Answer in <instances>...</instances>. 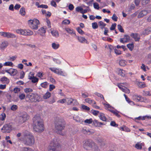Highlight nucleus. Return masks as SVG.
Returning <instances> with one entry per match:
<instances>
[{
	"label": "nucleus",
	"mask_w": 151,
	"mask_h": 151,
	"mask_svg": "<svg viewBox=\"0 0 151 151\" xmlns=\"http://www.w3.org/2000/svg\"><path fill=\"white\" fill-rule=\"evenodd\" d=\"M115 53L117 55H119L121 54V52L118 50L116 49H114Z\"/></svg>",
	"instance_id": "64"
},
{
	"label": "nucleus",
	"mask_w": 151,
	"mask_h": 151,
	"mask_svg": "<svg viewBox=\"0 0 151 151\" xmlns=\"http://www.w3.org/2000/svg\"><path fill=\"white\" fill-rule=\"evenodd\" d=\"M65 31L68 33L70 34H74V32L73 30L69 28H66L65 29Z\"/></svg>",
	"instance_id": "27"
},
{
	"label": "nucleus",
	"mask_w": 151,
	"mask_h": 151,
	"mask_svg": "<svg viewBox=\"0 0 151 151\" xmlns=\"http://www.w3.org/2000/svg\"><path fill=\"white\" fill-rule=\"evenodd\" d=\"M38 79L35 77H33V78L32 79V81L33 83H35L38 82Z\"/></svg>",
	"instance_id": "62"
},
{
	"label": "nucleus",
	"mask_w": 151,
	"mask_h": 151,
	"mask_svg": "<svg viewBox=\"0 0 151 151\" xmlns=\"http://www.w3.org/2000/svg\"><path fill=\"white\" fill-rule=\"evenodd\" d=\"M20 91V88H15L14 89V91L15 93H18Z\"/></svg>",
	"instance_id": "61"
},
{
	"label": "nucleus",
	"mask_w": 151,
	"mask_h": 151,
	"mask_svg": "<svg viewBox=\"0 0 151 151\" xmlns=\"http://www.w3.org/2000/svg\"><path fill=\"white\" fill-rule=\"evenodd\" d=\"M34 130L36 132H40L44 130L42 120L38 116H35L33 119Z\"/></svg>",
	"instance_id": "1"
},
{
	"label": "nucleus",
	"mask_w": 151,
	"mask_h": 151,
	"mask_svg": "<svg viewBox=\"0 0 151 151\" xmlns=\"http://www.w3.org/2000/svg\"><path fill=\"white\" fill-rule=\"evenodd\" d=\"M99 26L100 27L101 29L104 28V27L106 26V24L104 23L103 22L101 21L99 22Z\"/></svg>",
	"instance_id": "32"
},
{
	"label": "nucleus",
	"mask_w": 151,
	"mask_h": 151,
	"mask_svg": "<svg viewBox=\"0 0 151 151\" xmlns=\"http://www.w3.org/2000/svg\"><path fill=\"white\" fill-rule=\"evenodd\" d=\"M8 43L7 41H4L1 43L0 45V48L1 49H3L5 48L8 45Z\"/></svg>",
	"instance_id": "24"
},
{
	"label": "nucleus",
	"mask_w": 151,
	"mask_h": 151,
	"mask_svg": "<svg viewBox=\"0 0 151 151\" xmlns=\"http://www.w3.org/2000/svg\"><path fill=\"white\" fill-rule=\"evenodd\" d=\"M93 125L96 127H100L102 125H103V123L99 122L96 120H94L93 121Z\"/></svg>",
	"instance_id": "18"
},
{
	"label": "nucleus",
	"mask_w": 151,
	"mask_h": 151,
	"mask_svg": "<svg viewBox=\"0 0 151 151\" xmlns=\"http://www.w3.org/2000/svg\"><path fill=\"white\" fill-rule=\"evenodd\" d=\"M127 63V62H126L125 60H122L119 61V65L122 66H125Z\"/></svg>",
	"instance_id": "28"
},
{
	"label": "nucleus",
	"mask_w": 151,
	"mask_h": 151,
	"mask_svg": "<svg viewBox=\"0 0 151 151\" xmlns=\"http://www.w3.org/2000/svg\"><path fill=\"white\" fill-rule=\"evenodd\" d=\"M12 130V127L10 123L4 124L1 129L2 132L4 133H10Z\"/></svg>",
	"instance_id": "9"
},
{
	"label": "nucleus",
	"mask_w": 151,
	"mask_h": 151,
	"mask_svg": "<svg viewBox=\"0 0 151 151\" xmlns=\"http://www.w3.org/2000/svg\"><path fill=\"white\" fill-rule=\"evenodd\" d=\"M131 36L133 37L136 41H139L140 39V36L138 34L132 33Z\"/></svg>",
	"instance_id": "17"
},
{
	"label": "nucleus",
	"mask_w": 151,
	"mask_h": 151,
	"mask_svg": "<svg viewBox=\"0 0 151 151\" xmlns=\"http://www.w3.org/2000/svg\"><path fill=\"white\" fill-rule=\"evenodd\" d=\"M51 5L55 7H56L57 6V4L55 1H52L50 3Z\"/></svg>",
	"instance_id": "60"
},
{
	"label": "nucleus",
	"mask_w": 151,
	"mask_h": 151,
	"mask_svg": "<svg viewBox=\"0 0 151 151\" xmlns=\"http://www.w3.org/2000/svg\"><path fill=\"white\" fill-rule=\"evenodd\" d=\"M6 72L11 75L14 76L16 75L18 72L17 70L15 69L11 68L9 69L6 70Z\"/></svg>",
	"instance_id": "13"
},
{
	"label": "nucleus",
	"mask_w": 151,
	"mask_h": 151,
	"mask_svg": "<svg viewBox=\"0 0 151 151\" xmlns=\"http://www.w3.org/2000/svg\"><path fill=\"white\" fill-rule=\"evenodd\" d=\"M19 12L21 15L24 16L25 14V9L24 7H22L20 10Z\"/></svg>",
	"instance_id": "31"
},
{
	"label": "nucleus",
	"mask_w": 151,
	"mask_h": 151,
	"mask_svg": "<svg viewBox=\"0 0 151 151\" xmlns=\"http://www.w3.org/2000/svg\"><path fill=\"white\" fill-rule=\"evenodd\" d=\"M85 101L87 103H88L89 104H96V102L93 100H91L89 98H87L85 99Z\"/></svg>",
	"instance_id": "29"
},
{
	"label": "nucleus",
	"mask_w": 151,
	"mask_h": 151,
	"mask_svg": "<svg viewBox=\"0 0 151 151\" xmlns=\"http://www.w3.org/2000/svg\"><path fill=\"white\" fill-rule=\"evenodd\" d=\"M129 40V36L127 35H125L123 38H121L120 39V42L123 43L127 42Z\"/></svg>",
	"instance_id": "14"
},
{
	"label": "nucleus",
	"mask_w": 151,
	"mask_h": 151,
	"mask_svg": "<svg viewBox=\"0 0 151 151\" xmlns=\"http://www.w3.org/2000/svg\"><path fill=\"white\" fill-rule=\"evenodd\" d=\"M100 119L103 121H106L107 119L105 116V114L102 113H100L99 116Z\"/></svg>",
	"instance_id": "23"
},
{
	"label": "nucleus",
	"mask_w": 151,
	"mask_h": 151,
	"mask_svg": "<svg viewBox=\"0 0 151 151\" xmlns=\"http://www.w3.org/2000/svg\"><path fill=\"white\" fill-rule=\"evenodd\" d=\"M77 30L80 34H82L84 33V32L79 27L77 28Z\"/></svg>",
	"instance_id": "52"
},
{
	"label": "nucleus",
	"mask_w": 151,
	"mask_h": 151,
	"mask_svg": "<svg viewBox=\"0 0 151 151\" xmlns=\"http://www.w3.org/2000/svg\"><path fill=\"white\" fill-rule=\"evenodd\" d=\"M16 32L19 34L24 36H30L33 34L32 31L29 29H18L16 30Z\"/></svg>",
	"instance_id": "8"
},
{
	"label": "nucleus",
	"mask_w": 151,
	"mask_h": 151,
	"mask_svg": "<svg viewBox=\"0 0 151 151\" xmlns=\"http://www.w3.org/2000/svg\"><path fill=\"white\" fill-rule=\"evenodd\" d=\"M17 109V106L15 105H13L11 107V109L13 111H15Z\"/></svg>",
	"instance_id": "51"
},
{
	"label": "nucleus",
	"mask_w": 151,
	"mask_h": 151,
	"mask_svg": "<svg viewBox=\"0 0 151 151\" xmlns=\"http://www.w3.org/2000/svg\"><path fill=\"white\" fill-rule=\"evenodd\" d=\"M26 99L32 102H39L41 100L40 96L37 94L30 93L26 96Z\"/></svg>",
	"instance_id": "5"
},
{
	"label": "nucleus",
	"mask_w": 151,
	"mask_h": 151,
	"mask_svg": "<svg viewBox=\"0 0 151 151\" xmlns=\"http://www.w3.org/2000/svg\"><path fill=\"white\" fill-rule=\"evenodd\" d=\"M126 84V83H118V86L119 88L123 92L125 93H130L129 90L127 88L124 86L123 85Z\"/></svg>",
	"instance_id": "12"
},
{
	"label": "nucleus",
	"mask_w": 151,
	"mask_h": 151,
	"mask_svg": "<svg viewBox=\"0 0 151 151\" xmlns=\"http://www.w3.org/2000/svg\"><path fill=\"white\" fill-rule=\"evenodd\" d=\"M47 82H45L43 83H42L41 84V86L42 87H43L44 88H46L47 86Z\"/></svg>",
	"instance_id": "55"
},
{
	"label": "nucleus",
	"mask_w": 151,
	"mask_h": 151,
	"mask_svg": "<svg viewBox=\"0 0 151 151\" xmlns=\"http://www.w3.org/2000/svg\"><path fill=\"white\" fill-rule=\"evenodd\" d=\"M25 96L24 93H21L19 95V97L20 99L21 100L23 99H24Z\"/></svg>",
	"instance_id": "47"
},
{
	"label": "nucleus",
	"mask_w": 151,
	"mask_h": 151,
	"mask_svg": "<svg viewBox=\"0 0 151 151\" xmlns=\"http://www.w3.org/2000/svg\"><path fill=\"white\" fill-rule=\"evenodd\" d=\"M52 47L54 49H58L60 46L59 44H56L55 43H53L52 44Z\"/></svg>",
	"instance_id": "30"
},
{
	"label": "nucleus",
	"mask_w": 151,
	"mask_h": 151,
	"mask_svg": "<svg viewBox=\"0 0 151 151\" xmlns=\"http://www.w3.org/2000/svg\"><path fill=\"white\" fill-rule=\"evenodd\" d=\"M32 91L33 90L30 88H27L24 89V91L26 93L32 92Z\"/></svg>",
	"instance_id": "46"
},
{
	"label": "nucleus",
	"mask_w": 151,
	"mask_h": 151,
	"mask_svg": "<svg viewBox=\"0 0 151 151\" xmlns=\"http://www.w3.org/2000/svg\"><path fill=\"white\" fill-rule=\"evenodd\" d=\"M73 101H74L75 103V104H74V105H76L77 104V103L76 100L71 98H66V103L68 105L70 104H71Z\"/></svg>",
	"instance_id": "15"
},
{
	"label": "nucleus",
	"mask_w": 151,
	"mask_h": 151,
	"mask_svg": "<svg viewBox=\"0 0 151 151\" xmlns=\"http://www.w3.org/2000/svg\"><path fill=\"white\" fill-rule=\"evenodd\" d=\"M51 33L53 37H57L59 36L58 32L56 30L54 29H51Z\"/></svg>",
	"instance_id": "20"
},
{
	"label": "nucleus",
	"mask_w": 151,
	"mask_h": 151,
	"mask_svg": "<svg viewBox=\"0 0 151 151\" xmlns=\"http://www.w3.org/2000/svg\"><path fill=\"white\" fill-rule=\"evenodd\" d=\"M38 33L41 35H43L46 32L45 29L43 27H42L38 30Z\"/></svg>",
	"instance_id": "22"
},
{
	"label": "nucleus",
	"mask_w": 151,
	"mask_h": 151,
	"mask_svg": "<svg viewBox=\"0 0 151 151\" xmlns=\"http://www.w3.org/2000/svg\"><path fill=\"white\" fill-rule=\"evenodd\" d=\"M110 111L112 113H113L114 115H115L116 116L118 117H120V115L118 114V112L117 111H114L113 110H110Z\"/></svg>",
	"instance_id": "38"
},
{
	"label": "nucleus",
	"mask_w": 151,
	"mask_h": 151,
	"mask_svg": "<svg viewBox=\"0 0 151 151\" xmlns=\"http://www.w3.org/2000/svg\"><path fill=\"white\" fill-rule=\"evenodd\" d=\"M118 74L122 76H124L125 75V71L122 69H119V70Z\"/></svg>",
	"instance_id": "25"
},
{
	"label": "nucleus",
	"mask_w": 151,
	"mask_h": 151,
	"mask_svg": "<svg viewBox=\"0 0 151 151\" xmlns=\"http://www.w3.org/2000/svg\"><path fill=\"white\" fill-rule=\"evenodd\" d=\"M92 27L93 29H97L98 27L97 23L96 22L93 23L92 24Z\"/></svg>",
	"instance_id": "40"
},
{
	"label": "nucleus",
	"mask_w": 151,
	"mask_h": 151,
	"mask_svg": "<svg viewBox=\"0 0 151 151\" xmlns=\"http://www.w3.org/2000/svg\"><path fill=\"white\" fill-rule=\"evenodd\" d=\"M24 75L25 73L23 71L22 72L20 75V79H22L24 78Z\"/></svg>",
	"instance_id": "63"
},
{
	"label": "nucleus",
	"mask_w": 151,
	"mask_h": 151,
	"mask_svg": "<svg viewBox=\"0 0 151 151\" xmlns=\"http://www.w3.org/2000/svg\"><path fill=\"white\" fill-rule=\"evenodd\" d=\"M70 23V20L68 19H65L62 22V24H68Z\"/></svg>",
	"instance_id": "44"
},
{
	"label": "nucleus",
	"mask_w": 151,
	"mask_h": 151,
	"mask_svg": "<svg viewBox=\"0 0 151 151\" xmlns=\"http://www.w3.org/2000/svg\"><path fill=\"white\" fill-rule=\"evenodd\" d=\"M78 40L81 43H83L86 41L85 38L82 37H79Z\"/></svg>",
	"instance_id": "41"
},
{
	"label": "nucleus",
	"mask_w": 151,
	"mask_h": 151,
	"mask_svg": "<svg viewBox=\"0 0 151 151\" xmlns=\"http://www.w3.org/2000/svg\"><path fill=\"white\" fill-rule=\"evenodd\" d=\"M83 10V8L80 6H78L76 8V11L78 12H82Z\"/></svg>",
	"instance_id": "56"
},
{
	"label": "nucleus",
	"mask_w": 151,
	"mask_h": 151,
	"mask_svg": "<svg viewBox=\"0 0 151 151\" xmlns=\"http://www.w3.org/2000/svg\"><path fill=\"white\" fill-rule=\"evenodd\" d=\"M23 143L26 145L32 146L35 142V139L33 135L31 133H29L25 134L24 139L23 140Z\"/></svg>",
	"instance_id": "4"
},
{
	"label": "nucleus",
	"mask_w": 151,
	"mask_h": 151,
	"mask_svg": "<svg viewBox=\"0 0 151 151\" xmlns=\"http://www.w3.org/2000/svg\"><path fill=\"white\" fill-rule=\"evenodd\" d=\"M148 12L147 10H143L140 12L138 15V17L140 18L147 15L148 13Z\"/></svg>",
	"instance_id": "16"
},
{
	"label": "nucleus",
	"mask_w": 151,
	"mask_h": 151,
	"mask_svg": "<svg viewBox=\"0 0 151 151\" xmlns=\"http://www.w3.org/2000/svg\"><path fill=\"white\" fill-rule=\"evenodd\" d=\"M0 35L8 38H14L16 37V36L14 34L8 32H0Z\"/></svg>",
	"instance_id": "11"
},
{
	"label": "nucleus",
	"mask_w": 151,
	"mask_h": 151,
	"mask_svg": "<svg viewBox=\"0 0 151 151\" xmlns=\"http://www.w3.org/2000/svg\"><path fill=\"white\" fill-rule=\"evenodd\" d=\"M135 147L137 149L141 150L142 149V146L141 144L139 143H137L135 145Z\"/></svg>",
	"instance_id": "42"
},
{
	"label": "nucleus",
	"mask_w": 151,
	"mask_h": 151,
	"mask_svg": "<svg viewBox=\"0 0 151 151\" xmlns=\"http://www.w3.org/2000/svg\"><path fill=\"white\" fill-rule=\"evenodd\" d=\"M0 116L1 120L3 121L6 118V115L5 113H3Z\"/></svg>",
	"instance_id": "48"
},
{
	"label": "nucleus",
	"mask_w": 151,
	"mask_h": 151,
	"mask_svg": "<svg viewBox=\"0 0 151 151\" xmlns=\"http://www.w3.org/2000/svg\"><path fill=\"white\" fill-rule=\"evenodd\" d=\"M137 85L139 88H143L146 87V85L144 83L139 82L137 83Z\"/></svg>",
	"instance_id": "34"
},
{
	"label": "nucleus",
	"mask_w": 151,
	"mask_h": 151,
	"mask_svg": "<svg viewBox=\"0 0 151 151\" xmlns=\"http://www.w3.org/2000/svg\"><path fill=\"white\" fill-rule=\"evenodd\" d=\"M28 23L30 27L32 29L36 30L38 28V25L39 24V21L37 19L33 20H29L28 21Z\"/></svg>",
	"instance_id": "7"
},
{
	"label": "nucleus",
	"mask_w": 151,
	"mask_h": 151,
	"mask_svg": "<svg viewBox=\"0 0 151 151\" xmlns=\"http://www.w3.org/2000/svg\"><path fill=\"white\" fill-rule=\"evenodd\" d=\"M60 146L56 139H53L50 142L49 147V151H58Z\"/></svg>",
	"instance_id": "6"
},
{
	"label": "nucleus",
	"mask_w": 151,
	"mask_h": 151,
	"mask_svg": "<svg viewBox=\"0 0 151 151\" xmlns=\"http://www.w3.org/2000/svg\"><path fill=\"white\" fill-rule=\"evenodd\" d=\"M133 98L134 100H136L137 101H139L141 100V96L137 95H134Z\"/></svg>",
	"instance_id": "35"
},
{
	"label": "nucleus",
	"mask_w": 151,
	"mask_h": 151,
	"mask_svg": "<svg viewBox=\"0 0 151 151\" xmlns=\"http://www.w3.org/2000/svg\"><path fill=\"white\" fill-rule=\"evenodd\" d=\"M13 65V63L11 62H5L4 64V65L5 66H12Z\"/></svg>",
	"instance_id": "36"
},
{
	"label": "nucleus",
	"mask_w": 151,
	"mask_h": 151,
	"mask_svg": "<svg viewBox=\"0 0 151 151\" xmlns=\"http://www.w3.org/2000/svg\"><path fill=\"white\" fill-rule=\"evenodd\" d=\"M127 47L130 50H132L134 47V45L133 43L129 44L127 45Z\"/></svg>",
	"instance_id": "37"
},
{
	"label": "nucleus",
	"mask_w": 151,
	"mask_h": 151,
	"mask_svg": "<svg viewBox=\"0 0 151 151\" xmlns=\"http://www.w3.org/2000/svg\"><path fill=\"white\" fill-rule=\"evenodd\" d=\"M0 81L2 82L3 83L8 84L9 82V80L5 76L2 77L0 79Z\"/></svg>",
	"instance_id": "19"
},
{
	"label": "nucleus",
	"mask_w": 151,
	"mask_h": 151,
	"mask_svg": "<svg viewBox=\"0 0 151 151\" xmlns=\"http://www.w3.org/2000/svg\"><path fill=\"white\" fill-rule=\"evenodd\" d=\"M118 17L116 16L115 14H114L112 17V19L113 20L115 21H117Z\"/></svg>",
	"instance_id": "53"
},
{
	"label": "nucleus",
	"mask_w": 151,
	"mask_h": 151,
	"mask_svg": "<svg viewBox=\"0 0 151 151\" xmlns=\"http://www.w3.org/2000/svg\"><path fill=\"white\" fill-rule=\"evenodd\" d=\"M29 118V116L28 114L25 113L19 117L18 122L19 124H21L27 120Z\"/></svg>",
	"instance_id": "10"
},
{
	"label": "nucleus",
	"mask_w": 151,
	"mask_h": 151,
	"mask_svg": "<svg viewBox=\"0 0 151 151\" xmlns=\"http://www.w3.org/2000/svg\"><path fill=\"white\" fill-rule=\"evenodd\" d=\"M82 107L83 109L86 110L87 111H89L90 109L89 107L84 105H83L82 106Z\"/></svg>",
	"instance_id": "50"
},
{
	"label": "nucleus",
	"mask_w": 151,
	"mask_h": 151,
	"mask_svg": "<svg viewBox=\"0 0 151 151\" xmlns=\"http://www.w3.org/2000/svg\"><path fill=\"white\" fill-rule=\"evenodd\" d=\"M116 24L115 23L113 24L110 28V29L111 30H114L116 27Z\"/></svg>",
	"instance_id": "49"
},
{
	"label": "nucleus",
	"mask_w": 151,
	"mask_h": 151,
	"mask_svg": "<svg viewBox=\"0 0 151 151\" xmlns=\"http://www.w3.org/2000/svg\"><path fill=\"white\" fill-rule=\"evenodd\" d=\"M55 88V86L54 85L52 84H50L49 86V91H51Z\"/></svg>",
	"instance_id": "54"
},
{
	"label": "nucleus",
	"mask_w": 151,
	"mask_h": 151,
	"mask_svg": "<svg viewBox=\"0 0 151 151\" xmlns=\"http://www.w3.org/2000/svg\"><path fill=\"white\" fill-rule=\"evenodd\" d=\"M38 7H40L43 8L47 9L48 8V6L46 5H41L38 6Z\"/></svg>",
	"instance_id": "58"
},
{
	"label": "nucleus",
	"mask_w": 151,
	"mask_h": 151,
	"mask_svg": "<svg viewBox=\"0 0 151 151\" xmlns=\"http://www.w3.org/2000/svg\"><path fill=\"white\" fill-rule=\"evenodd\" d=\"M150 0H143L142 3L143 5H145L149 3L150 2Z\"/></svg>",
	"instance_id": "59"
},
{
	"label": "nucleus",
	"mask_w": 151,
	"mask_h": 151,
	"mask_svg": "<svg viewBox=\"0 0 151 151\" xmlns=\"http://www.w3.org/2000/svg\"><path fill=\"white\" fill-rule=\"evenodd\" d=\"M83 147L86 150L92 149L94 151H98V147L91 140H86L83 142Z\"/></svg>",
	"instance_id": "3"
},
{
	"label": "nucleus",
	"mask_w": 151,
	"mask_h": 151,
	"mask_svg": "<svg viewBox=\"0 0 151 151\" xmlns=\"http://www.w3.org/2000/svg\"><path fill=\"white\" fill-rule=\"evenodd\" d=\"M82 132L84 134H89L90 131L88 130H86L85 129H82Z\"/></svg>",
	"instance_id": "57"
},
{
	"label": "nucleus",
	"mask_w": 151,
	"mask_h": 151,
	"mask_svg": "<svg viewBox=\"0 0 151 151\" xmlns=\"http://www.w3.org/2000/svg\"><path fill=\"white\" fill-rule=\"evenodd\" d=\"M93 7L94 8L97 9H99V5L98 3H93Z\"/></svg>",
	"instance_id": "45"
},
{
	"label": "nucleus",
	"mask_w": 151,
	"mask_h": 151,
	"mask_svg": "<svg viewBox=\"0 0 151 151\" xmlns=\"http://www.w3.org/2000/svg\"><path fill=\"white\" fill-rule=\"evenodd\" d=\"M117 27L118 30L120 31V32H124V30L123 29L122 26L120 24H118L117 25Z\"/></svg>",
	"instance_id": "39"
},
{
	"label": "nucleus",
	"mask_w": 151,
	"mask_h": 151,
	"mask_svg": "<svg viewBox=\"0 0 151 151\" xmlns=\"http://www.w3.org/2000/svg\"><path fill=\"white\" fill-rule=\"evenodd\" d=\"M151 31V27H149L145 29L142 32L143 35H147L149 34Z\"/></svg>",
	"instance_id": "21"
},
{
	"label": "nucleus",
	"mask_w": 151,
	"mask_h": 151,
	"mask_svg": "<svg viewBox=\"0 0 151 151\" xmlns=\"http://www.w3.org/2000/svg\"><path fill=\"white\" fill-rule=\"evenodd\" d=\"M55 124L56 132L59 134L63 135V134L62 132L65 127V121L62 118H58L56 120Z\"/></svg>",
	"instance_id": "2"
},
{
	"label": "nucleus",
	"mask_w": 151,
	"mask_h": 151,
	"mask_svg": "<svg viewBox=\"0 0 151 151\" xmlns=\"http://www.w3.org/2000/svg\"><path fill=\"white\" fill-rule=\"evenodd\" d=\"M51 96V93L49 92H47L43 96V98L45 99L49 98Z\"/></svg>",
	"instance_id": "33"
},
{
	"label": "nucleus",
	"mask_w": 151,
	"mask_h": 151,
	"mask_svg": "<svg viewBox=\"0 0 151 151\" xmlns=\"http://www.w3.org/2000/svg\"><path fill=\"white\" fill-rule=\"evenodd\" d=\"M93 122V120L92 119H86L84 121V122L86 123L91 124Z\"/></svg>",
	"instance_id": "43"
},
{
	"label": "nucleus",
	"mask_w": 151,
	"mask_h": 151,
	"mask_svg": "<svg viewBox=\"0 0 151 151\" xmlns=\"http://www.w3.org/2000/svg\"><path fill=\"white\" fill-rule=\"evenodd\" d=\"M55 73H56L58 75H62L63 76H65V73H63L61 69L60 70L58 69H57L56 70V72Z\"/></svg>",
	"instance_id": "26"
}]
</instances>
